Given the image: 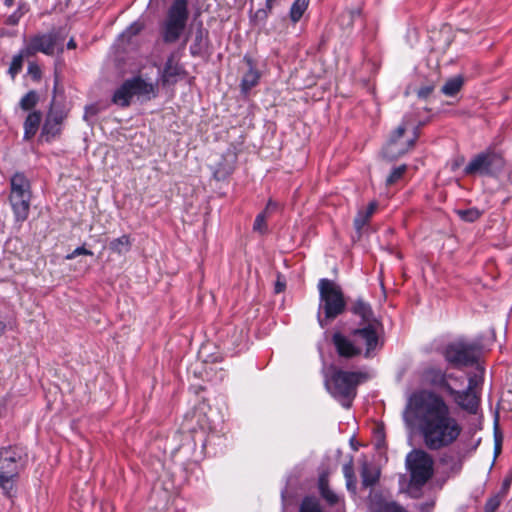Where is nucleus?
<instances>
[{"label":"nucleus","mask_w":512,"mask_h":512,"mask_svg":"<svg viewBox=\"0 0 512 512\" xmlns=\"http://www.w3.org/2000/svg\"><path fill=\"white\" fill-rule=\"evenodd\" d=\"M480 386L481 379L474 375L469 377L466 390L458 391L452 388L451 385H447V392L462 410L475 414L480 403Z\"/></svg>","instance_id":"obj_9"},{"label":"nucleus","mask_w":512,"mask_h":512,"mask_svg":"<svg viewBox=\"0 0 512 512\" xmlns=\"http://www.w3.org/2000/svg\"><path fill=\"white\" fill-rule=\"evenodd\" d=\"M64 41L65 35L61 31L38 34L30 38L25 52L27 55H34L38 52L46 55H53L55 52L62 53Z\"/></svg>","instance_id":"obj_7"},{"label":"nucleus","mask_w":512,"mask_h":512,"mask_svg":"<svg viewBox=\"0 0 512 512\" xmlns=\"http://www.w3.org/2000/svg\"><path fill=\"white\" fill-rule=\"evenodd\" d=\"M10 481H11L10 475H6L4 473H0V486L4 487Z\"/></svg>","instance_id":"obj_46"},{"label":"nucleus","mask_w":512,"mask_h":512,"mask_svg":"<svg viewBox=\"0 0 512 512\" xmlns=\"http://www.w3.org/2000/svg\"><path fill=\"white\" fill-rule=\"evenodd\" d=\"M433 91H434V85H432V84L424 85L418 89L417 96L421 99H426L431 95V93Z\"/></svg>","instance_id":"obj_40"},{"label":"nucleus","mask_w":512,"mask_h":512,"mask_svg":"<svg viewBox=\"0 0 512 512\" xmlns=\"http://www.w3.org/2000/svg\"><path fill=\"white\" fill-rule=\"evenodd\" d=\"M24 56H28L25 52V49L22 50L19 54L15 55L12 58V61H11V64H10V67L8 70V72L12 78H15V76L21 71L22 66H23Z\"/></svg>","instance_id":"obj_32"},{"label":"nucleus","mask_w":512,"mask_h":512,"mask_svg":"<svg viewBox=\"0 0 512 512\" xmlns=\"http://www.w3.org/2000/svg\"><path fill=\"white\" fill-rule=\"evenodd\" d=\"M362 485L365 488L373 487L379 481L380 470L364 461L361 466Z\"/></svg>","instance_id":"obj_21"},{"label":"nucleus","mask_w":512,"mask_h":512,"mask_svg":"<svg viewBox=\"0 0 512 512\" xmlns=\"http://www.w3.org/2000/svg\"><path fill=\"white\" fill-rule=\"evenodd\" d=\"M320 305L319 310H323L326 320L335 319L342 314L346 307L343 292L334 281L322 278L318 283Z\"/></svg>","instance_id":"obj_6"},{"label":"nucleus","mask_w":512,"mask_h":512,"mask_svg":"<svg viewBox=\"0 0 512 512\" xmlns=\"http://www.w3.org/2000/svg\"><path fill=\"white\" fill-rule=\"evenodd\" d=\"M269 11H270V10H268V9H267V10H265V9H259V10H257V11H256V13H255V18H256V19H259V20H261V21H263V20H265V19L267 18V15H268V12H269Z\"/></svg>","instance_id":"obj_43"},{"label":"nucleus","mask_w":512,"mask_h":512,"mask_svg":"<svg viewBox=\"0 0 512 512\" xmlns=\"http://www.w3.org/2000/svg\"><path fill=\"white\" fill-rule=\"evenodd\" d=\"M409 424L415 419L424 446L430 451H440L452 446L461 436L463 427L453 415L442 396L431 391L412 394L403 413Z\"/></svg>","instance_id":"obj_1"},{"label":"nucleus","mask_w":512,"mask_h":512,"mask_svg":"<svg viewBox=\"0 0 512 512\" xmlns=\"http://www.w3.org/2000/svg\"><path fill=\"white\" fill-rule=\"evenodd\" d=\"M502 498H503V495H501L500 493L495 494V495L491 496L490 498H488V500L485 503V507H484L485 512H495L499 508V506L502 502Z\"/></svg>","instance_id":"obj_37"},{"label":"nucleus","mask_w":512,"mask_h":512,"mask_svg":"<svg viewBox=\"0 0 512 512\" xmlns=\"http://www.w3.org/2000/svg\"><path fill=\"white\" fill-rule=\"evenodd\" d=\"M343 474L346 479V485L348 489H354L355 488V475H354V469H353V463L352 460L349 461L347 464L343 467Z\"/></svg>","instance_id":"obj_34"},{"label":"nucleus","mask_w":512,"mask_h":512,"mask_svg":"<svg viewBox=\"0 0 512 512\" xmlns=\"http://www.w3.org/2000/svg\"><path fill=\"white\" fill-rule=\"evenodd\" d=\"M276 209H277V203L273 202L272 200H269L266 205V208L263 212H265V214L268 215L270 212H272Z\"/></svg>","instance_id":"obj_45"},{"label":"nucleus","mask_w":512,"mask_h":512,"mask_svg":"<svg viewBox=\"0 0 512 512\" xmlns=\"http://www.w3.org/2000/svg\"><path fill=\"white\" fill-rule=\"evenodd\" d=\"M222 159L223 160L217 163L214 168V177L217 180H222L232 173L236 161V155L234 152L229 150L222 156Z\"/></svg>","instance_id":"obj_18"},{"label":"nucleus","mask_w":512,"mask_h":512,"mask_svg":"<svg viewBox=\"0 0 512 512\" xmlns=\"http://www.w3.org/2000/svg\"><path fill=\"white\" fill-rule=\"evenodd\" d=\"M274 1L275 0H266V6H267L268 10L272 9Z\"/></svg>","instance_id":"obj_53"},{"label":"nucleus","mask_w":512,"mask_h":512,"mask_svg":"<svg viewBox=\"0 0 512 512\" xmlns=\"http://www.w3.org/2000/svg\"><path fill=\"white\" fill-rule=\"evenodd\" d=\"M189 18L188 0H173L162 23V38L165 43H174L186 29Z\"/></svg>","instance_id":"obj_5"},{"label":"nucleus","mask_w":512,"mask_h":512,"mask_svg":"<svg viewBox=\"0 0 512 512\" xmlns=\"http://www.w3.org/2000/svg\"><path fill=\"white\" fill-rule=\"evenodd\" d=\"M318 321L322 328H324L326 326V322L323 319H321V317H320V312L318 313Z\"/></svg>","instance_id":"obj_51"},{"label":"nucleus","mask_w":512,"mask_h":512,"mask_svg":"<svg viewBox=\"0 0 512 512\" xmlns=\"http://www.w3.org/2000/svg\"><path fill=\"white\" fill-rule=\"evenodd\" d=\"M66 118V114L61 109H56L53 105L46 117L42 127L41 139L49 142L61 133V124Z\"/></svg>","instance_id":"obj_13"},{"label":"nucleus","mask_w":512,"mask_h":512,"mask_svg":"<svg viewBox=\"0 0 512 512\" xmlns=\"http://www.w3.org/2000/svg\"><path fill=\"white\" fill-rule=\"evenodd\" d=\"M76 42L73 38H71L68 43H67V48L68 49H75L76 48Z\"/></svg>","instance_id":"obj_50"},{"label":"nucleus","mask_w":512,"mask_h":512,"mask_svg":"<svg viewBox=\"0 0 512 512\" xmlns=\"http://www.w3.org/2000/svg\"><path fill=\"white\" fill-rule=\"evenodd\" d=\"M362 373L337 370L327 382V388L343 407L350 408L356 396V387L360 383Z\"/></svg>","instance_id":"obj_4"},{"label":"nucleus","mask_w":512,"mask_h":512,"mask_svg":"<svg viewBox=\"0 0 512 512\" xmlns=\"http://www.w3.org/2000/svg\"><path fill=\"white\" fill-rule=\"evenodd\" d=\"M376 512H408L395 501L380 500L376 503Z\"/></svg>","instance_id":"obj_29"},{"label":"nucleus","mask_w":512,"mask_h":512,"mask_svg":"<svg viewBox=\"0 0 512 512\" xmlns=\"http://www.w3.org/2000/svg\"><path fill=\"white\" fill-rule=\"evenodd\" d=\"M351 311L362 318L366 323L371 324L374 320L373 311L371 306L363 299L359 298L353 304Z\"/></svg>","instance_id":"obj_24"},{"label":"nucleus","mask_w":512,"mask_h":512,"mask_svg":"<svg viewBox=\"0 0 512 512\" xmlns=\"http://www.w3.org/2000/svg\"><path fill=\"white\" fill-rule=\"evenodd\" d=\"M409 123V116H405L402 123L394 130L392 135L390 136L389 142L385 148V156L389 159L397 158L403 154H405L408 150H410L418 137L415 132L413 137L405 142H400V139L403 137L405 131L407 130Z\"/></svg>","instance_id":"obj_11"},{"label":"nucleus","mask_w":512,"mask_h":512,"mask_svg":"<svg viewBox=\"0 0 512 512\" xmlns=\"http://www.w3.org/2000/svg\"><path fill=\"white\" fill-rule=\"evenodd\" d=\"M244 60L248 66V70L243 75L240 86L242 92L248 93L254 86L258 84L261 75L251 58L245 57Z\"/></svg>","instance_id":"obj_16"},{"label":"nucleus","mask_w":512,"mask_h":512,"mask_svg":"<svg viewBox=\"0 0 512 512\" xmlns=\"http://www.w3.org/2000/svg\"><path fill=\"white\" fill-rule=\"evenodd\" d=\"M285 284L283 282H280L279 280L275 284V292L280 293L284 290Z\"/></svg>","instance_id":"obj_48"},{"label":"nucleus","mask_w":512,"mask_h":512,"mask_svg":"<svg viewBox=\"0 0 512 512\" xmlns=\"http://www.w3.org/2000/svg\"><path fill=\"white\" fill-rule=\"evenodd\" d=\"M28 72L36 79L40 77V69L36 64L31 63L28 67Z\"/></svg>","instance_id":"obj_42"},{"label":"nucleus","mask_w":512,"mask_h":512,"mask_svg":"<svg viewBox=\"0 0 512 512\" xmlns=\"http://www.w3.org/2000/svg\"><path fill=\"white\" fill-rule=\"evenodd\" d=\"M479 356V347L475 343L456 341L445 348V359L455 367L474 364Z\"/></svg>","instance_id":"obj_10"},{"label":"nucleus","mask_w":512,"mask_h":512,"mask_svg":"<svg viewBox=\"0 0 512 512\" xmlns=\"http://www.w3.org/2000/svg\"><path fill=\"white\" fill-rule=\"evenodd\" d=\"M97 113V109L94 106L86 107L84 118L87 119L88 115H95Z\"/></svg>","instance_id":"obj_47"},{"label":"nucleus","mask_w":512,"mask_h":512,"mask_svg":"<svg viewBox=\"0 0 512 512\" xmlns=\"http://www.w3.org/2000/svg\"><path fill=\"white\" fill-rule=\"evenodd\" d=\"M310 0H295L290 9V18L293 23H297L309 6Z\"/></svg>","instance_id":"obj_28"},{"label":"nucleus","mask_w":512,"mask_h":512,"mask_svg":"<svg viewBox=\"0 0 512 512\" xmlns=\"http://www.w3.org/2000/svg\"><path fill=\"white\" fill-rule=\"evenodd\" d=\"M405 468L410 474L407 493L412 498H418L421 488L434 475L433 456L423 449H412L406 455Z\"/></svg>","instance_id":"obj_2"},{"label":"nucleus","mask_w":512,"mask_h":512,"mask_svg":"<svg viewBox=\"0 0 512 512\" xmlns=\"http://www.w3.org/2000/svg\"><path fill=\"white\" fill-rule=\"evenodd\" d=\"M406 170H407V166L405 164L400 165V166L394 168L392 170V172L390 173V175L387 177L386 184L387 185H393L396 182H398L403 177V175L405 174Z\"/></svg>","instance_id":"obj_35"},{"label":"nucleus","mask_w":512,"mask_h":512,"mask_svg":"<svg viewBox=\"0 0 512 512\" xmlns=\"http://www.w3.org/2000/svg\"><path fill=\"white\" fill-rule=\"evenodd\" d=\"M143 29V25L139 22H134L133 24H131L127 30L125 31V33L128 35V36H134V35H137L141 30Z\"/></svg>","instance_id":"obj_41"},{"label":"nucleus","mask_w":512,"mask_h":512,"mask_svg":"<svg viewBox=\"0 0 512 512\" xmlns=\"http://www.w3.org/2000/svg\"><path fill=\"white\" fill-rule=\"evenodd\" d=\"M99 509L101 512H113V505L110 502H102L99 505Z\"/></svg>","instance_id":"obj_44"},{"label":"nucleus","mask_w":512,"mask_h":512,"mask_svg":"<svg viewBox=\"0 0 512 512\" xmlns=\"http://www.w3.org/2000/svg\"><path fill=\"white\" fill-rule=\"evenodd\" d=\"M300 512H323L319 503L313 498H305L300 506Z\"/></svg>","instance_id":"obj_36"},{"label":"nucleus","mask_w":512,"mask_h":512,"mask_svg":"<svg viewBox=\"0 0 512 512\" xmlns=\"http://www.w3.org/2000/svg\"><path fill=\"white\" fill-rule=\"evenodd\" d=\"M181 72H182V69H181L180 65L174 59V56L171 55L167 59V61L165 63V66H164V71H163V78H164V80L166 82H169L170 80H172L176 76L180 75Z\"/></svg>","instance_id":"obj_26"},{"label":"nucleus","mask_w":512,"mask_h":512,"mask_svg":"<svg viewBox=\"0 0 512 512\" xmlns=\"http://www.w3.org/2000/svg\"><path fill=\"white\" fill-rule=\"evenodd\" d=\"M23 456V450L17 446L0 448V473L10 475L12 480L19 472Z\"/></svg>","instance_id":"obj_12"},{"label":"nucleus","mask_w":512,"mask_h":512,"mask_svg":"<svg viewBox=\"0 0 512 512\" xmlns=\"http://www.w3.org/2000/svg\"><path fill=\"white\" fill-rule=\"evenodd\" d=\"M31 198L30 181L23 173H15L10 179L9 202L17 222H24L28 218Z\"/></svg>","instance_id":"obj_3"},{"label":"nucleus","mask_w":512,"mask_h":512,"mask_svg":"<svg viewBox=\"0 0 512 512\" xmlns=\"http://www.w3.org/2000/svg\"><path fill=\"white\" fill-rule=\"evenodd\" d=\"M332 342L340 357L352 358L361 353V348L357 345V340L352 341L340 332L333 334Z\"/></svg>","instance_id":"obj_14"},{"label":"nucleus","mask_w":512,"mask_h":512,"mask_svg":"<svg viewBox=\"0 0 512 512\" xmlns=\"http://www.w3.org/2000/svg\"><path fill=\"white\" fill-rule=\"evenodd\" d=\"M128 80L131 84L132 93L134 96L149 97L151 94H155V85L153 83L147 82L141 77H134Z\"/></svg>","instance_id":"obj_19"},{"label":"nucleus","mask_w":512,"mask_h":512,"mask_svg":"<svg viewBox=\"0 0 512 512\" xmlns=\"http://www.w3.org/2000/svg\"><path fill=\"white\" fill-rule=\"evenodd\" d=\"M37 101V93L35 91H29L21 98L19 105L23 110L28 111L37 104Z\"/></svg>","instance_id":"obj_33"},{"label":"nucleus","mask_w":512,"mask_h":512,"mask_svg":"<svg viewBox=\"0 0 512 512\" xmlns=\"http://www.w3.org/2000/svg\"><path fill=\"white\" fill-rule=\"evenodd\" d=\"M42 114L39 111H33L28 114L24 122V139L30 140L33 138L40 126Z\"/></svg>","instance_id":"obj_20"},{"label":"nucleus","mask_w":512,"mask_h":512,"mask_svg":"<svg viewBox=\"0 0 512 512\" xmlns=\"http://www.w3.org/2000/svg\"><path fill=\"white\" fill-rule=\"evenodd\" d=\"M377 207V202L373 201L370 202L366 208H361L358 210L354 219V228L358 237H361L363 228L369 223L371 217L376 212Z\"/></svg>","instance_id":"obj_17"},{"label":"nucleus","mask_w":512,"mask_h":512,"mask_svg":"<svg viewBox=\"0 0 512 512\" xmlns=\"http://www.w3.org/2000/svg\"><path fill=\"white\" fill-rule=\"evenodd\" d=\"M455 212L460 219L466 222H474L482 215V212L477 208L458 209Z\"/></svg>","instance_id":"obj_31"},{"label":"nucleus","mask_w":512,"mask_h":512,"mask_svg":"<svg viewBox=\"0 0 512 512\" xmlns=\"http://www.w3.org/2000/svg\"><path fill=\"white\" fill-rule=\"evenodd\" d=\"M508 181H509V184L512 186V170L509 172Z\"/></svg>","instance_id":"obj_55"},{"label":"nucleus","mask_w":512,"mask_h":512,"mask_svg":"<svg viewBox=\"0 0 512 512\" xmlns=\"http://www.w3.org/2000/svg\"><path fill=\"white\" fill-rule=\"evenodd\" d=\"M266 218L267 214H265V212H261L256 216L253 224L254 231L264 233L267 230Z\"/></svg>","instance_id":"obj_38"},{"label":"nucleus","mask_w":512,"mask_h":512,"mask_svg":"<svg viewBox=\"0 0 512 512\" xmlns=\"http://www.w3.org/2000/svg\"><path fill=\"white\" fill-rule=\"evenodd\" d=\"M463 85V80L460 77L449 79L442 87L441 91L446 96L456 95Z\"/></svg>","instance_id":"obj_30"},{"label":"nucleus","mask_w":512,"mask_h":512,"mask_svg":"<svg viewBox=\"0 0 512 512\" xmlns=\"http://www.w3.org/2000/svg\"><path fill=\"white\" fill-rule=\"evenodd\" d=\"M79 255H88V256H92L93 255V252L91 250H88L86 249L85 247L81 246V247H77L76 249H74L70 254H68L66 256V259L67 260H72L74 258H76L77 256Z\"/></svg>","instance_id":"obj_39"},{"label":"nucleus","mask_w":512,"mask_h":512,"mask_svg":"<svg viewBox=\"0 0 512 512\" xmlns=\"http://www.w3.org/2000/svg\"><path fill=\"white\" fill-rule=\"evenodd\" d=\"M505 166L504 158L492 151H486L474 156L464 169L466 175H494Z\"/></svg>","instance_id":"obj_8"},{"label":"nucleus","mask_w":512,"mask_h":512,"mask_svg":"<svg viewBox=\"0 0 512 512\" xmlns=\"http://www.w3.org/2000/svg\"><path fill=\"white\" fill-rule=\"evenodd\" d=\"M423 377L426 381L433 385L444 387L447 390L446 375L438 368L429 367L423 372Z\"/></svg>","instance_id":"obj_25"},{"label":"nucleus","mask_w":512,"mask_h":512,"mask_svg":"<svg viewBox=\"0 0 512 512\" xmlns=\"http://www.w3.org/2000/svg\"><path fill=\"white\" fill-rule=\"evenodd\" d=\"M131 84L126 80L115 92L112 98L113 103L121 107L129 106L133 97Z\"/></svg>","instance_id":"obj_22"},{"label":"nucleus","mask_w":512,"mask_h":512,"mask_svg":"<svg viewBox=\"0 0 512 512\" xmlns=\"http://www.w3.org/2000/svg\"><path fill=\"white\" fill-rule=\"evenodd\" d=\"M6 329V324L0 321V336L4 333Z\"/></svg>","instance_id":"obj_52"},{"label":"nucleus","mask_w":512,"mask_h":512,"mask_svg":"<svg viewBox=\"0 0 512 512\" xmlns=\"http://www.w3.org/2000/svg\"><path fill=\"white\" fill-rule=\"evenodd\" d=\"M353 336L356 338V340L359 339L365 344V357L367 358L373 354L379 345V337L372 324H369L367 327L362 329L354 330Z\"/></svg>","instance_id":"obj_15"},{"label":"nucleus","mask_w":512,"mask_h":512,"mask_svg":"<svg viewBox=\"0 0 512 512\" xmlns=\"http://www.w3.org/2000/svg\"><path fill=\"white\" fill-rule=\"evenodd\" d=\"M132 247V239L130 235L123 234L109 242V249L112 253L119 256L127 254Z\"/></svg>","instance_id":"obj_23"},{"label":"nucleus","mask_w":512,"mask_h":512,"mask_svg":"<svg viewBox=\"0 0 512 512\" xmlns=\"http://www.w3.org/2000/svg\"><path fill=\"white\" fill-rule=\"evenodd\" d=\"M356 15H357V16H359V15H360V11H359V10L349 11V12H348V16H349V19H350L351 21L353 20V18H354Z\"/></svg>","instance_id":"obj_49"},{"label":"nucleus","mask_w":512,"mask_h":512,"mask_svg":"<svg viewBox=\"0 0 512 512\" xmlns=\"http://www.w3.org/2000/svg\"><path fill=\"white\" fill-rule=\"evenodd\" d=\"M319 490L328 504L335 505L339 501L338 495L330 489L328 480L323 476L319 479Z\"/></svg>","instance_id":"obj_27"},{"label":"nucleus","mask_w":512,"mask_h":512,"mask_svg":"<svg viewBox=\"0 0 512 512\" xmlns=\"http://www.w3.org/2000/svg\"><path fill=\"white\" fill-rule=\"evenodd\" d=\"M508 485H509V482H508V481H506V482L504 483V487H503V492H502L503 494L505 493V489H506V487H507Z\"/></svg>","instance_id":"obj_56"},{"label":"nucleus","mask_w":512,"mask_h":512,"mask_svg":"<svg viewBox=\"0 0 512 512\" xmlns=\"http://www.w3.org/2000/svg\"><path fill=\"white\" fill-rule=\"evenodd\" d=\"M434 503H431L429 505H425V507H421V510L422 511H428L431 507H433Z\"/></svg>","instance_id":"obj_54"}]
</instances>
